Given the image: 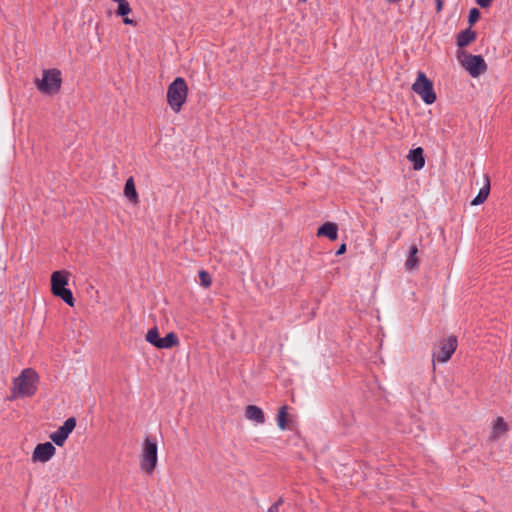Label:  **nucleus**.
<instances>
[{
	"instance_id": "obj_5",
	"label": "nucleus",
	"mask_w": 512,
	"mask_h": 512,
	"mask_svg": "<svg viewBox=\"0 0 512 512\" xmlns=\"http://www.w3.org/2000/svg\"><path fill=\"white\" fill-rule=\"evenodd\" d=\"M61 83V72L57 69L44 70L42 79L36 80L37 89L45 94L57 93Z\"/></svg>"
},
{
	"instance_id": "obj_22",
	"label": "nucleus",
	"mask_w": 512,
	"mask_h": 512,
	"mask_svg": "<svg viewBox=\"0 0 512 512\" xmlns=\"http://www.w3.org/2000/svg\"><path fill=\"white\" fill-rule=\"evenodd\" d=\"M286 417H287V406H282L279 409L278 415H277V423L281 430L286 429V424H287Z\"/></svg>"
},
{
	"instance_id": "obj_6",
	"label": "nucleus",
	"mask_w": 512,
	"mask_h": 512,
	"mask_svg": "<svg viewBox=\"0 0 512 512\" xmlns=\"http://www.w3.org/2000/svg\"><path fill=\"white\" fill-rule=\"evenodd\" d=\"M461 65L472 77H478L487 71V64L481 55H472L461 51L458 55Z\"/></svg>"
},
{
	"instance_id": "obj_4",
	"label": "nucleus",
	"mask_w": 512,
	"mask_h": 512,
	"mask_svg": "<svg viewBox=\"0 0 512 512\" xmlns=\"http://www.w3.org/2000/svg\"><path fill=\"white\" fill-rule=\"evenodd\" d=\"M412 90L419 95L427 105H431L436 101L437 96L434 91L433 82L424 72H418L417 78L412 85Z\"/></svg>"
},
{
	"instance_id": "obj_23",
	"label": "nucleus",
	"mask_w": 512,
	"mask_h": 512,
	"mask_svg": "<svg viewBox=\"0 0 512 512\" xmlns=\"http://www.w3.org/2000/svg\"><path fill=\"white\" fill-rule=\"evenodd\" d=\"M199 279H200L201 285L205 288H208L212 283L210 274L205 270H201L199 272Z\"/></svg>"
},
{
	"instance_id": "obj_11",
	"label": "nucleus",
	"mask_w": 512,
	"mask_h": 512,
	"mask_svg": "<svg viewBox=\"0 0 512 512\" xmlns=\"http://www.w3.org/2000/svg\"><path fill=\"white\" fill-rule=\"evenodd\" d=\"M407 158L412 163L414 170H420L425 165L424 150L421 147L411 149Z\"/></svg>"
},
{
	"instance_id": "obj_32",
	"label": "nucleus",
	"mask_w": 512,
	"mask_h": 512,
	"mask_svg": "<svg viewBox=\"0 0 512 512\" xmlns=\"http://www.w3.org/2000/svg\"><path fill=\"white\" fill-rule=\"evenodd\" d=\"M113 1L117 2L118 4L127 2V0H113Z\"/></svg>"
},
{
	"instance_id": "obj_24",
	"label": "nucleus",
	"mask_w": 512,
	"mask_h": 512,
	"mask_svg": "<svg viewBox=\"0 0 512 512\" xmlns=\"http://www.w3.org/2000/svg\"><path fill=\"white\" fill-rule=\"evenodd\" d=\"M480 18V11L477 9V8H472L470 11H469V15H468V22L471 25H473L474 23H476Z\"/></svg>"
},
{
	"instance_id": "obj_29",
	"label": "nucleus",
	"mask_w": 512,
	"mask_h": 512,
	"mask_svg": "<svg viewBox=\"0 0 512 512\" xmlns=\"http://www.w3.org/2000/svg\"><path fill=\"white\" fill-rule=\"evenodd\" d=\"M443 2L441 0H436V8L437 11H440L442 9Z\"/></svg>"
},
{
	"instance_id": "obj_33",
	"label": "nucleus",
	"mask_w": 512,
	"mask_h": 512,
	"mask_svg": "<svg viewBox=\"0 0 512 512\" xmlns=\"http://www.w3.org/2000/svg\"><path fill=\"white\" fill-rule=\"evenodd\" d=\"M401 0H387L388 3H397V2H400Z\"/></svg>"
},
{
	"instance_id": "obj_8",
	"label": "nucleus",
	"mask_w": 512,
	"mask_h": 512,
	"mask_svg": "<svg viewBox=\"0 0 512 512\" xmlns=\"http://www.w3.org/2000/svg\"><path fill=\"white\" fill-rule=\"evenodd\" d=\"M76 427V419L70 417L65 420L62 426H60L55 432L50 435V439L59 447L63 446L67 440L69 434Z\"/></svg>"
},
{
	"instance_id": "obj_26",
	"label": "nucleus",
	"mask_w": 512,
	"mask_h": 512,
	"mask_svg": "<svg viewBox=\"0 0 512 512\" xmlns=\"http://www.w3.org/2000/svg\"><path fill=\"white\" fill-rule=\"evenodd\" d=\"M476 3L481 7V8H487L491 5L492 3V0H476Z\"/></svg>"
},
{
	"instance_id": "obj_21",
	"label": "nucleus",
	"mask_w": 512,
	"mask_h": 512,
	"mask_svg": "<svg viewBox=\"0 0 512 512\" xmlns=\"http://www.w3.org/2000/svg\"><path fill=\"white\" fill-rule=\"evenodd\" d=\"M160 339H161V337L159 336L157 327H153V328L149 329L145 336V340L148 343H150L151 345L155 346L156 348L158 347Z\"/></svg>"
},
{
	"instance_id": "obj_34",
	"label": "nucleus",
	"mask_w": 512,
	"mask_h": 512,
	"mask_svg": "<svg viewBox=\"0 0 512 512\" xmlns=\"http://www.w3.org/2000/svg\"><path fill=\"white\" fill-rule=\"evenodd\" d=\"M301 3H305L307 0H299Z\"/></svg>"
},
{
	"instance_id": "obj_19",
	"label": "nucleus",
	"mask_w": 512,
	"mask_h": 512,
	"mask_svg": "<svg viewBox=\"0 0 512 512\" xmlns=\"http://www.w3.org/2000/svg\"><path fill=\"white\" fill-rule=\"evenodd\" d=\"M417 253H418L417 246L412 245L409 249V255L405 262V267L407 270H413L418 267Z\"/></svg>"
},
{
	"instance_id": "obj_18",
	"label": "nucleus",
	"mask_w": 512,
	"mask_h": 512,
	"mask_svg": "<svg viewBox=\"0 0 512 512\" xmlns=\"http://www.w3.org/2000/svg\"><path fill=\"white\" fill-rule=\"evenodd\" d=\"M179 344V339L174 332L168 333L165 337L160 339L158 349H170Z\"/></svg>"
},
{
	"instance_id": "obj_14",
	"label": "nucleus",
	"mask_w": 512,
	"mask_h": 512,
	"mask_svg": "<svg viewBox=\"0 0 512 512\" xmlns=\"http://www.w3.org/2000/svg\"><path fill=\"white\" fill-rule=\"evenodd\" d=\"M477 37V33L473 31L470 27L461 31L457 35V46L459 48H464L468 46L471 42H473Z\"/></svg>"
},
{
	"instance_id": "obj_30",
	"label": "nucleus",
	"mask_w": 512,
	"mask_h": 512,
	"mask_svg": "<svg viewBox=\"0 0 512 512\" xmlns=\"http://www.w3.org/2000/svg\"><path fill=\"white\" fill-rule=\"evenodd\" d=\"M267 512H280V510L276 509V506H270Z\"/></svg>"
},
{
	"instance_id": "obj_12",
	"label": "nucleus",
	"mask_w": 512,
	"mask_h": 512,
	"mask_svg": "<svg viewBox=\"0 0 512 512\" xmlns=\"http://www.w3.org/2000/svg\"><path fill=\"white\" fill-rule=\"evenodd\" d=\"M318 237H327L328 239L334 241L338 237V227L333 222H325L322 224L317 230Z\"/></svg>"
},
{
	"instance_id": "obj_3",
	"label": "nucleus",
	"mask_w": 512,
	"mask_h": 512,
	"mask_svg": "<svg viewBox=\"0 0 512 512\" xmlns=\"http://www.w3.org/2000/svg\"><path fill=\"white\" fill-rule=\"evenodd\" d=\"M157 451L156 442L150 437H146L143 442L142 452L140 455V467L142 471L147 474H151L157 466Z\"/></svg>"
},
{
	"instance_id": "obj_17",
	"label": "nucleus",
	"mask_w": 512,
	"mask_h": 512,
	"mask_svg": "<svg viewBox=\"0 0 512 512\" xmlns=\"http://www.w3.org/2000/svg\"><path fill=\"white\" fill-rule=\"evenodd\" d=\"M508 431V425L504 421L502 417H498L493 425V431L490 436L491 440L495 441L499 439L502 435H504Z\"/></svg>"
},
{
	"instance_id": "obj_31",
	"label": "nucleus",
	"mask_w": 512,
	"mask_h": 512,
	"mask_svg": "<svg viewBox=\"0 0 512 512\" xmlns=\"http://www.w3.org/2000/svg\"><path fill=\"white\" fill-rule=\"evenodd\" d=\"M123 22H124L125 24H129V25L134 24L133 20H131V19H129V18H124V19H123Z\"/></svg>"
},
{
	"instance_id": "obj_28",
	"label": "nucleus",
	"mask_w": 512,
	"mask_h": 512,
	"mask_svg": "<svg viewBox=\"0 0 512 512\" xmlns=\"http://www.w3.org/2000/svg\"><path fill=\"white\" fill-rule=\"evenodd\" d=\"M284 503L283 497H279L278 500L273 503L271 506H276V509L280 510L281 505Z\"/></svg>"
},
{
	"instance_id": "obj_15",
	"label": "nucleus",
	"mask_w": 512,
	"mask_h": 512,
	"mask_svg": "<svg viewBox=\"0 0 512 512\" xmlns=\"http://www.w3.org/2000/svg\"><path fill=\"white\" fill-rule=\"evenodd\" d=\"M124 195L133 204H137L139 202L138 193L136 191L133 177H129L126 180L124 186Z\"/></svg>"
},
{
	"instance_id": "obj_2",
	"label": "nucleus",
	"mask_w": 512,
	"mask_h": 512,
	"mask_svg": "<svg viewBox=\"0 0 512 512\" xmlns=\"http://www.w3.org/2000/svg\"><path fill=\"white\" fill-rule=\"evenodd\" d=\"M187 95L188 86L185 79L182 77L175 78L167 89V102L174 112H180L187 99Z\"/></svg>"
},
{
	"instance_id": "obj_9",
	"label": "nucleus",
	"mask_w": 512,
	"mask_h": 512,
	"mask_svg": "<svg viewBox=\"0 0 512 512\" xmlns=\"http://www.w3.org/2000/svg\"><path fill=\"white\" fill-rule=\"evenodd\" d=\"M56 449L50 442L40 443L38 444L32 454V460L34 462H47L49 461L55 454Z\"/></svg>"
},
{
	"instance_id": "obj_13",
	"label": "nucleus",
	"mask_w": 512,
	"mask_h": 512,
	"mask_svg": "<svg viewBox=\"0 0 512 512\" xmlns=\"http://www.w3.org/2000/svg\"><path fill=\"white\" fill-rule=\"evenodd\" d=\"M245 416L247 419L263 424L265 422V415L263 410L256 405H248L245 409Z\"/></svg>"
},
{
	"instance_id": "obj_25",
	"label": "nucleus",
	"mask_w": 512,
	"mask_h": 512,
	"mask_svg": "<svg viewBox=\"0 0 512 512\" xmlns=\"http://www.w3.org/2000/svg\"><path fill=\"white\" fill-rule=\"evenodd\" d=\"M130 11H131V9H130V6H129L128 2L118 4L117 14L119 16H123L124 17L127 14H129Z\"/></svg>"
},
{
	"instance_id": "obj_20",
	"label": "nucleus",
	"mask_w": 512,
	"mask_h": 512,
	"mask_svg": "<svg viewBox=\"0 0 512 512\" xmlns=\"http://www.w3.org/2000/svg\"><path fill=\"white\" fill-rule=\"evenodd\" d=\"M53 295L61 298L70 307L74 306L75 299H74L73 293L70 289H68V288L62 289V290L58 291V293L53 294Z\"/></svg>"
},
{
	"instance_id": "obj_10",
	"label": "nucleus",
	"mask_w": 512,
	"mask_h": 512,
	"mask_svg": "<svg viewBox=\"0 0 512 512\" xmlns=\"http://www.w3.org/2000/svg\"><path fill=\"white\" fill-rule=\"evenodd\" d=\"M69 273L65 270L54 271L51 275V292L52 294L65 289L68 284Z\"/></svg>"
},
{
	"instance_id": "obj_16",
	"label": "nucleus",
	"mask_w": 512,
	"mask_h": 512,
	"mask_svg": "<svg viewBox=\"0 0 512 512\" xmlns=\"http://www.w3.org/2000/svg\"><path fill=\"white\" fill-rule=\"evenodd\" d=\"M485 183L482 188H480L476 197L471 201L472 206H477L485 202L489 193H490V181L487 175H485Z\"/></svg>"
},
{
	"instance_id": "obj_1",
	"label": "nucleus",
	"mask_w": 512,
	"mask_h": 512,
	"mask_svg": "<svg viewBox=\"0 0 512 512\" xmlns=\"http://www.w3.org/2000/svg\"><path fill=\"white\" fill-rule=\"evenodd\" d=\"M39 376L32 368L23 369L20 375L14 378L11 387V397L25 398L32 397L37 391Z\"/></svg>"
},
{
	"instance_id": "obj_27",
	"label": "nucleus",
	"mask_w": 512,
	"mask_h": 512,
	"mask_svg": "<svg viewBox=\"0 0 512 512\" xmlns=\"http://www.w3.org/2000/svg\"><path fill=\"white\" fill-rule=\"evenodd\" d=\"M346 252V244H342L338 250L336 251V255L339 256V255H342Z\"/></svg>"
},
{
	"instance_id": "obj_7",
	"label": "nucleus",
	"mask_w": 512,
	"mask_h": 512,
	"mask_svg": "<svg viewBox=\"0 0 512 512\" xmlns=\"http://www.w3.org/2000/svg\"><path fill=\"white\" fill-rule=\"evenodd\" d=\"M457 348V338L455 336H449L447 339H443L439 344V351L433 354V357L440 363L447 362Z\"/></svg>"
}]
</instances>
